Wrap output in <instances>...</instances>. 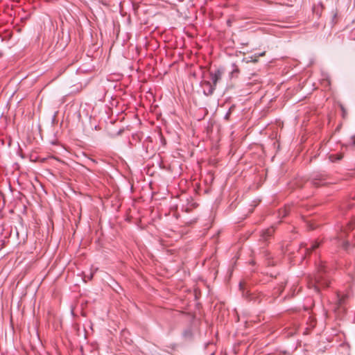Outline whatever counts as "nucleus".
I'll use <instances>...</instances> for the list:
<instances>
[{
	"mask_svg": "<svg viewBox=\"0 0 355 355\" xmlns=\"http://www.w3.org/2000/svg\"><path fill=\"white\" fill-rule=\"evenodd\" d=\"M343 157V155L342 154H335V155H331L329 156V159L331 162H334L336 161H339L342 159Z\"/></svg>",
	"mask_w": 355,
	"mask_h": 355,
	"instance_id": "nucleus-9",
	"label": "nucleus"
},
{
	"mask_svg": "<svg viewBox=\"0 0 355 355\" xmlns=\"http://www.w3.org/2000/svg\"><path fill=\"white\" fill-rule=\"evenodd\" d=\"M275 232V227L273 225L268 228L263 230L260 233V241L266 242L271 238Z\"/></svg>",
	"mask_w": 355,
	"mask_h": 355,
	"instance_id": "nucleus-6",
	"label": "nucleus"
},
{
	"mask_svg": "<svg viewBox=\"0 0 355 355\" xmlns=\"http://www.w3.org/2000/svg\"><path fill=\"white\" fill-rule=\"evenodd\" d=\"M224 72L225 70L223 67H219L216 69L215 71H209V76L211 80V83L214 85L216 87L217 85V83L221 80Z\"/></svg>",
	"mask_w": 355,
	"mask_h": 355,
	"instance_id": "nucleus-4",
	"label": "nucleus"
},
{
	"mask_svg": "<svg viewBox=\"0 0 355 355\" xmlns=\"http://www.w3.org/2000/svg\"><path fill=\"white\" fill-rule=\"evenodd\" d=\"M201 87L203 89V92L206 96L211 95L216 89V86L208 80H202L201 82Z\"/></svg>",
	"mask_w": 355,
	"mask_h": 355,
	"instance_id": "nucleus-5",
	"label": "nucleus"
},
{
	"mask_svg": "<svg viewBox=\"0 0 355 355\" xmlns=\"http://www.w3.org/2000/svg\"><path fill=\"white\" fill-rule=\"evenodd\" d=\"M320 245V243L315 241L314 242H312L309 246L306 243H302L300 247V250H303L304 255L302 257L303 259H304L308 254H310L312 251L317 249Z\"/></svg>",
	"mask_w": 355,
	"mask_h": 355,
	"instance_id": "nucleus-3",
	"label": "nucleus"
},
{
	"mask_svg": "<svg viewBox=\"0 0 355 355\" xmlns=\"http://www.w3.org/2000/svg\"><path fill=\"white\" fill-rule=\"evenodd\" d=\"M239 286H240V288L241 289V288H242V286H243V285H242V283H241V282L239 284Z\"/></svg>",
	"mask_w": 355,
	"mask_h": 355,
	"instance_id": "nucleus-15",
	"label": "nucleus"
},
{
	"mask_svg": "<svg viewBox=\"0 0 355 355\" xmlns=\"http://www.w3.org/2000/svg\"><path fill=\"white\" fill-rule=\"evenodd\" d=\"M264 55H265V52H263V53L259 54V56H263Z\"/></svg>",
	"mask_w": 355,
	"mask_h": 355,
	"instance_id": "nucleus-14",
	"label": "nucleus"
},
{
	"mask_svg": "<svg viewBox=\"0 0 355 355\" xmlns=\"http://www.w3.org/2000/svg\"><path fill=\"white\" fill-rule=\"evenodd\" d=\"M342 302H343V300H341V299H340V300H339V304H342Z\"/></svg>",
	"mask_w": 355,
	"mask_h": 355,
	"instance_id": "nucleus-16",
	"label": "nucleus"
},
{
	"mask_svg": "<svg viewBox=\"0 0 355 355\" xmlns=\"http://www.w3.org/2000/svg\"><path fill=\"white\" fill-rule=\"evenodd\" d=\"M354 227V222L350 221L347 223L345 227H342L340 232L338 234L336 239L340 243V245L345 250H347L351 244L348 241H345L344 239L347 236V232L352 231Z\"/></svg>",
	"mask_w": 355,
	"mask_h": 355,
	"instance_id": "nucleus-2",
	"label": "nucleus"
},
{
	"mask_svg": "<svg viewBox=\"0 0 355 355\" xmlns=\"http://www.w3.org/2000/svg\"><path fill=\"white\" fill-rule=\"evenodd\" d=\"M313 184L315 186V187H320L321 185H324L325 183L323 182V180H320V179H314L313 180Z\"/></svg>",
	"mask_w": 355,
	"mask_h": 355,
	"instance_id": "nucleus-11",
	"label": "nucleus"
},
{
	"mask_svg": "<svg viewBox=\"0 0 355 355\" xmlns=\"http://www.w3.org/2000/svg\"><path fill=\"white\" fill-rule=\"evenodd\" d=\"M232 70L230 72V76L232 78H237L240 73V70H239L238 66L234 63L232 64Z\"/></svg>",
	"mask_w": 355,
	"mask_h": 355,
	"instance_id": "nucleus-8",
	"label": "nucleus"
},
{
	"mask_svg": "<svg viewBox=\"0 0 355 355\" xmlns=\"http://www.w3.org/2000/svg\"><path fill=\"white\" fill-rule=\"evenodd\" d=\"M346 147L355 146V136H352L345 144Z\"/></svg>",
	"mask_w": 355,
	"mask_h": 355,
	"instance_id": "nucleus-10",
	"label": "nucleus"
},
{
	"mask_svg": "<svg viewBox=\"0 0 355 355\" xmlns=\"http://www.w3.org/2000/svg\"><path fill=\"white\" fill-rule=\"evenodd\" d=\"M309 284L317 292L319 291L320 288H326L329 286L330 279L326 274L325 266L321 261L317 264V273Z\"/></svg>",
	"mask_w": 355,
	"mask_h": 355,
	"instance_id": "nucleus-1",
	"label": "nucleus"
},
{
	"mask_svg": "<svg viewBox=\"0 0 355 355\" xmlns=\"http://www.w3.org/2000/svg\"><path fill=\"white\" fill-rule=\"evenodd\" d=\"M291 205H286L284 208L280 209L279 210V216L282 218L286 216L288 214V213L291 211Z\"/></svg>",
	"mask_w": 355,
	"mask_h": 355,
	"instance_id": "nucleus-7",
	"label": "nucleus"
},
{
	"mask_svg": "<svg viewBox=\"0 0 355 355\" xmlns=\"http://www.w3.org/2000/svg\"><path fill=\"white\" fill-rule=\"evenodd\" d=\"M341 109L343 110V116L345 114V110L343 106H341Z\"/></svg>",
	"mask_w": 355,
	"mask_h": 355,
	"instance_id": "nucleus-12",
	"label": "nucleus"
},
{
	"mask_svg": "<svg viewBox=\"0 0 355 355\" xmlns=\"http://www.w3.org/2000/svg\"><path fill=\"white\" fill-rule=\"evenodd\" d=\"M93 277V273H91L89 277V279H92Z\"/></svg>",
	"mask_w": 355,
	"mask_h": 355,
	"instance_id": "nucleus-13",
	"label": "nucleus"
}]
</instances>
